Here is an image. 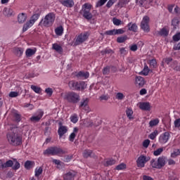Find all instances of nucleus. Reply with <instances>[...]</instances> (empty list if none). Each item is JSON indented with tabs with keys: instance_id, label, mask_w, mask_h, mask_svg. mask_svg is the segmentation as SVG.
<instances>
[{
	"instance_id": "nucleus-1",
	"label": "nucleus",
	"mask_w": 180,
	"mask_h": 180,
	"mask_svg": "<svg viewBox=\"0 0 180 180\" xmlns=\"http://www.w3.org/2000/svg\"><path fill=\"white\" fill-rule=\"evenodd\" d=\"M6 137L11 146H13L14 147L22 146V140H23V138L22 137V135L16 131V128L11 129V131H9L7 134Z\"/></svg>"
},
{
	"instance_id": "nucleus-2",
	"label": "nucleus",
	"mask_w": 180,
	"mask_h": 180,
	"mask_svg": "<svg viewBox=\"0 0 180 180\" xmlns=\"http://www.w3.org/2000/svg\"><path fill=\"white\" fill-rule=\"evenodd\" d=\"M56 20V14L54 13H49L39 22L40 26L44 27H51Z\"/></svg>"
},
{
	"instance_id": "nucleus-3",
	"label": "nucleus",
	"mask_w": 180,
	"mask_h": 180,
	"mask_svg": "<svg viewBox=\"0 0 180 180\" xmlns=\"http://www.w3.org/2000/svg\"><path fill=\"white\" fill-rule=\"evenodd\" d=\"M92 8L93 6L91 3H85L82 6V10L79 12L80 15H82L83 18L86 19V20H91L94 18L92 13H91Z\"/></svg>"
},
{
	"instance_id": "nucleus-4",
	"label": "nucleus",
	"mask_w": 180,
	"mask_h": 180,
	"mask_svg": "<svg viewBox=\"0 0 180 180\" xmlns=\"http://www.w3.org/2000/svg\"><path fill=\"white\" fill-rule=\"evenodd\" d=\"M68 86L72 91H84L86 88V84L82 81L72 80L69 82Z\"/></svg>"
},
{
	"instance_id": "nucleus-5",
	"label": "nucleus",
	"mask_w": 180,
	"mask_h": 180,
	"mask_svg": "<svg viewBox=\"0 0 180 180\" xmlns=\"http://www.w3.org/2000/svg\"><path fill=\"white\" fill-rule=\"evenodd\" d=\"M165 164H167V156H160L156 160L155 159H153L150 161V165L153 168H156L157 169H161L162 167H165Z\"/></svg>"
},
{
	"instance_id": "nucleus-6",
	"label": "nucleus",
	"mask_w": 180,
	"mask_h": 180,
	"mask_svg": "<svg viewBox=\"0 0 180 180\" xmlns=\"http://www.w3.org/2000/svg\"><path fill=\"white\" fill-rule=\"evenodd\" d=\"M40 15H41V12L39 11L33 14V15L30 18V20H28L25 24H24L22 27V32H26L36 23L37 20L40 18Z\"/></svg>"
},
{
	"instance_id": "nucleus-7",
	"label": "nucleus",
	"mask_w": 180,
	"mask_h": 180,
	"mask_svg": "<svg viewBox=\"0 0 180 180\" xmlns=\"http://www.w3.org/2000/svg\"><path fill=\"white\" fill-rule=\"evenodd\" d=\"M65 152L61 148L53 146L49 147L44 151V155H63Z\"/></svg>"
},
{
	"instance_id": "nucleus-8",
	"label": "nucleus",
	"mask_w": 180,
	"mask_h": 180,
	"mask_svg": "<svg viewBox=\"0 0 180 180\" xmlns=\"http://www.w3.org/2000/svg\"><path fill=\"white\" fill-rule=\"evenodd\" d=\"M65 99L70 103H78L79 102V94L74 91H70L65 95Z\"/></svg>"
},
{
	"instance_id": "nucleus-9",
	"label": "nucleus",
	"mask_w": 180,
	"mask_h": 180,
	"mask_svg": "<svg viewBox=\"0 0 180 180\" xmlns=\"http://www.w3.org/2000/svg\"><path fill=\"white\" fill-rule=\"evenodd\" d=\"M89 37V33L85 32L84 33H80L75 39L74 46H79L82 43H85Z\"/></svg>"
},
{
	"instance_id": "nucleus-10",
	"label": "nucleus",
	"mask_w": 180,
	"mask_h": 180,
	"mask_svg": "<svg viewBox=\"0 0 180 180\" xmlns=\"http://www.w3.org/2000/svg\"><path fill=\"white\" fill-rule=\"evenodd\" d=\"M150 160V157L141 155L136 160V166L138 168H144V167H146V164H147Z\"/></svg>"
},
{
	"instance_id": "nucleus-11",
	"label": "nucleus",
	"mask_w": 180,
	"mask_h": 180,
	"mask_svg": "<svg viewBox=\"0 0 180 180\" xmlns=\"http://www.w3.org/2000/svg\"><path fill=\"white\" fill-rule=\"evenodd\" d=\"M150 17L146 15L143 18L141 22V29L145 32V33H149L150 32Z\"/></svg>"
},
{
	"instance_id": "nucleus-12",
	"label": "nucleus",
	"mask_w": 180,
	"mask_h": 180,
	"mask_svg": "<svg viewBox=\"0 0 180 180\" xmlns=\"http://www.w3.org/2000/svg\"><path fill=\"white\" fill-rule=\"evenodd\" d=\"M58 134L60 137V139H61V137H63V136H64V134H67V132L68 131V128L66 126L63 125V122H60L58 123Z\"/></svg>"
},
{
	"instance_id": "nucleus-13",
	"label": "nucleus",
	"mask_w": 180,
	"mask_h": 180,
	"mask_svg": "<svg viewBox=\"0 0 180 180\" xmlns=\"http://www.w3.org/2000/svg\"><path fill=\"white\" fill-rule=\"evenodd\" d=\"M169 132H164L159 136V143H160V144H166V143H168V140H169Z\"/></svg>"
},
{
	"instance_id": "nucleus-14",
	"label": "nucleus",
	"mask_w": 180,
	"mask_h": 180,
	"mask_svg": "<svg viewBox=\"0 0 180 180\" xmlns=\"http://www.w3.org/2000/svg\"><path fill=\"white\" fill-rule=\"evenodd\" d=\"M89 102L88 98L82 100L79 109H80V110H86V112L89 111V105H88Z\"/></svg>"
},
{
	"instance_id": "nucleus-15",
	"label": "nucleus",
	"mask_w": 180,
	"mask_h": 180,
	"mask_svg": "<svg viewBox=\"0 0 180 180\" xmlns=\"http://www.w3.org/2000/svg\"><path fill=\"white\" fill-rule=\"evenodd\" d=\"M77 175V172L74 170H70L63 175L64 180H74L75 176Z\"/></svg>"
},
{
	"instance_id": "nucleus-16",
	"label": "nucleus",
	"mask_w": 180,
	"mask_h": 180,
	"mask_svg": "<svg viewBox=\"0 0 180 180\" xmlns=\"http://www.w3.org/2000/svg\"><path fill=\"white\" fill-rule=\"evenodd\" d=\"M44 112L41 110L37 112V115H34L30 117L31 122H39L41 117H43Z\"/></svg>"
},
{
	"instance_id": "nucleus-17",
	"label": "nucleus",
	"mask_w": 180,
	"mask_h": 180,
	"mask_svg": "<svg viewBox=\"0 0 180 180\" xmlns=\"http://www.w3.org/2000/svg\"><path fill=\"white\" fill-rule=\"evenodd\" d=\"M61 5L65 6L66 8H72L74 6L75 3L74 0H58Z\"/></svg>"
},
{
	"instance_id": "nucleus-18",
	"label": "nucleus",
	"mask_w": 180,
	"mask_h": 180,
	"mask_svg": "<svg viewBox=\"0 0 180 180\" xmlns=\"http://www.w3.org/2000/svg\"><path fill=\"white\" fill-rule=\"evenodd\" d=\"M139 109L141 110H151V104L149 102H143L139 103Z\"/></svg>"
},
{
	"instance_id": "nucleus-19",
	"label": "nucleus",
	"mask_w": 180,
	"mask_h": 180,
	"mask_svg": "<svg viewBox=\"0 0 180 180\" xmlns=\"http://www.w3.org/2000/svg\"><path fill=\"white\" fill-rule=\"evenodd\" d=\"M135 84L136 86H144V84H146V80H144V78L141 76H138L136 77Z\"/></svg>"
},
{
	"instance_id": "nucleus-20",
	"label": "nucleus",
	"mask_w": 180,
	"mask_h": 180,
	"mask_svg": "<svg viewBox=\"0 0 180 180\" xmlns=\"http://www.w3.org/2000/svg\"><path fill=\"white\" fill-rule=\"evenodd\" d=\"M127 26L129 32H134V33H136L137 30H139V27L136 23H133L131 22H129Z\"/></svg>"
},
{
	"instance_id": "nucleus-21",
	"label": "nucleus",
	"mask_w": 180,
	"mask_h": 180,
	"mask_svg": "<svg viewBox=\"0 0 180 180\" xmlns=\"http://www.w3.org/2000/svg\"><path fill=\"white\" fill-rule=\"evenodd\" d=\"M52 49L53 50H55L56 53H58V54H63V47L58 44L57 43L53 44Z\"/></svg>"
},
{
	"instance_id": "nucleus-22",
	"label": "nucleus",
	"mask_w": 180,
	"mask_h": 180,
	"mask_svg": "<svg viewBox=\"0 0 180 180\" xmlns=\"http://www.w3.org/2000/svg\"><path fill=\"white\" fill-rule=\"evenodd\" d=\"M3 14L7 18H11V16H13V10L5 7L3 11Z\"/></svg>"
},
{
	"instance_id": "nucleus-23",
	"label": "nucleus",
	"mask_w": 180,
	"mask_h": 180,
	"mask_svg": "<svg viewBox=\"0 0 180 180\" xmlns=\"http://www.w3.org/2000/svg\"><path fill=\"white\" fill-rule=\"evenodd\" d=\"M26 19H27V15H26V13H22L18 14V23H25V22H26Z\"/></svg>"
},
{
	"instance_id": "nucleus-24",
	"label": "nucleus",
	"mask_w": 180,
	"mask_h": 180,
	"mask_svg": "<svg viewBox=\"0 0 180 180\" xmlns=\"http://www.w3.org/2000/svg\"><path fill=\"white\" fill-rule=\"evenodd\" d=\"M78 128L75 127L73 129L72 133L70 134L69 136V141H71L72 143L74 142V140H75V137H77V133H78Z\"/></svg>"
},
{
	"instance_id": "nucleus-25",
	"label": "nucleus",
	"mask_w": 180,
	"mask_h": 180,
	"mask_svg": "<svg viewBox=\"0 0 180 180\" xmlns=\"http://www.w3.org/2000/svg\"><path fill=\"white\" fill-rule=\"evenodd\" d=\"M125 113L127 115V117H128V119L129 120H133V119H134V117H133V109H131V108H127Z\"/></svg>"
},
{
	"instance_id": "nucleus-26",
	"label": "nucleus",
	"mask_w": 180,
	"mask_h": 180,
	"mask_svg": "<svg viewBox=\"0 0 180 180\" xmlns=\"http://www.w3.org/2000/svg\"><path fill=\"white\" fill-rule=\"evenodd\" d=\"M169 33V31L167 30V28L163 27L158 32V34H159V36H163L164 37H167Z\"/></svg>"
},
{
	"instance_id": "nucleus-27",
	"label": "nucleus",
	"mask_w": 180,
	"mask_h": 180,
	"mask_svg": "<svg viewBox=\"0 0 180 180\" xmlns=\"http://www.w3.org/2000/svg\"><path fill=\"white\" fill-rule=\"evenodd\" d=\"M115 164H116V160L113 158H110V159H108L105 162L104 166L105 167H110L112 165H115Z\"/></svg>"
},
{
	"instance_id": "nucleus-28",
	"label": "nucleus",
	"mask_w": 180,
	"mask_h": 180,
	"mask_svg": "<svg viewBox=\"0 0 180 180\" xmlns=\"http://www.w3.org/2000/svg\"><path fill=\"white\" fill-rule=\"evenodd\" d=\"M55 33L57 36H63V33H64V27L63 26H59L55 29Z\"/></svg>"
},
{
	"instance_id": "nucleus-29",
	"label": "nucleus",
	"mask_w": 180,
	"mask_h": 180,
	"mask_svg": "<svg viewBox=\"0 0 180 180\" xmlns=\"http://www.w3.org/2000/svg\"><path fill=\"white\" fill-rule=\"evenodd\" d=\"M36 54V49H27L25 51L26 57H32Z\"/></svg>"
},
{
	"instance_id": "nucleus-30",
	"label": "nucleus",
	"mask_w": 180,
	"mask_h": 180,
	"mask_svg": "<svg viewBox=\"0 0 180 180\" xmlns=\"http://www.w3.org/2000/svg\"><path fill=\"white\" fill-rule=\"evenodd\" d=\"M83 157L88 158L89 157H94V152L91 150H85L83 153Z\"/></svg>"
},
{
	"instance_id": "nucleus-31",
	"label": "nucleus",
	"mask_w": 180,
	"mask_h": 180,
	"mask_svg": "<svg viewBox=\"0 0 180 180\" xmlns=\"http://www.w3.org/2000/svg\"><path fill=\"white\" fill-rule=\"evenodd\" d=\"M13 119H14V122L19 123V122H20V120H22V115H20V114L18 113V112H13Z\"/></svg>"
},
{
	"instance_id": "nucleus-32",
	"label": "nucleus",
	"mask_w": 180,
	"mask_h": 180,
	"mask_svg": "<svg viewBox=\"0 0 180 180\" xmlns=\"http://www.w3.org/2000/svg\"><path fill=\"white\" fill-rule=\"evenodd\" d=\"M77 77H80L81 78H84L86 79L87 78H89V72L80 71L78 72Z\"/></svg>"
},
{
	"instance_id": "nucleus-33",
	"label": "nucleus",
	"mask_w": 180,
	"mask_h": 180,
	"mask_svg": "<svg viewBox=\"0 0 180 180\" xmlns=\"http://www.w3.org/2000/svg\"><path fill=\"white\" fill-rule=\"evenodd\" d=\"M159 123H160V120L158 118L151 120L149 122V127H154V126H158Z\"/></svg>"
},
{
	"instance_id": "nucleus-34",
	"label": "nucleus",
	"mask_w": 180,
	"mask_h": 180,
	"mask_svg": "<svg viewBox=\"0 0 180 180\" xmlns=\"http://www.w3.org/2000/svg\"><path fill=\"white\" fill-rule=\"evenodd\" d=\"M34 172H35V174H34L35 176L37 178H39L40 176V175H41V174H43V167H37L35 169Z\"/></svg>"
},
{
	"instance_id": "nucleus-35",
	"label": "nucleus",
	"mask_w": 180,
	"mask_h": 180,
	"mask_svg": "<svg viewBox=\"0 0 180 180\" xmlns=\"http://www.w3.org/2000/svg\"><path fill=\"white\" fill-rule=\"evenodd\" d=\"M14 53H15V54H16L17 57H21V56L23 54V49L15 48Z\"/></svg>"
},
{
	"instance_id": "nucleus-36",
	"label": "nucleus",
	"mask_w": 180,
	"mask_h": 180,
	"mask_svg": "<svg viewBox=\"0 0 180 180\" xmlns=\"http://www.w3.org/2000/svg\"><path fill=\"white\" fill-rule=\"evenodd\" d=\"M13 167V161L11 160H7L6 162H4V169L5 168H12Z\"/></svg>"
},
{
	"instance_id": "nucleus-37",
	"label": "nucleus",
	"mask_w": 180,
	"mask_h": 180,
	"mask_svg": "<svg viewBox=\"0 0 180 180\" xmlns=\"http://www.w3.org/2000/svg\"><path fill=\"white\" fill-rule=\"evenodd\" d=\"M149 72H150V68L147 65H145L143 70L141 71L142 75H145L146 77V75H148Z\"/></svg>"
},
{
	"instance_id": "nucleus-38",
	"label": "nucleus",
	"mask_w": 180,
	"mask_h": 180,
	"mask_svg": "<svg viewBox=\"0 0 180 180\" xmlns=\"http://www.w3.org/2000/svg\"><path fill=\"white\" fill-rule=\"evenodd\" d=\"M149 65L150 68H157V60L151 59L149 60Z\"/></svg>"
},
{
	"instance_id": "nucleus-39",
	"label": "nucleus",
	"mask_w": 180,
	"mask_h": 180,
	"mask_svg": "<svg viewBox=\"0 0 180 180\" xmlns=\"http://www.w3.org/2000/svg\"><path fill=\"white\" fill-rule=\"evenodd\" d=\"M31 89H32L35 94H40V92H41V88L35 85H31Z\"/></svg>"
},
{
	"instance_id": "nucleus-40",
	"label": "nucleus",
	"mask_w": 180,
	"mask_h": 180,
	"mask_svg": "<svg viewBox=\"0 0 180 180\" xmlns=\"http://www.w3.org/2000/svg\"><path fill=\"white\" fill-rule=\"evenodd\" d=\"M127 40V35L122 36V37H118L117 38V43H124V41H126Z\"/></svg>"
},
{
	"instance_id": "nucleus-41",
	"label": "nucleus",
	"mask_w": 180,
	"mask_h": 180,
	"mask_svg": "<svg viewBox=\"0 0 180 180\" xmlns=\"http://www.w3.org/2000/svg\"><path fill=\"white\" fill-rule=\"evenodd\" d=\"M101 54L102 56H105V54H112L113 52V50L109 49V48H107L103 51H101Z\"/></svg>"
},
{
	"instance_id": "nucleus-42",
	"label": "nucleus",
	"mask_w": 180,
	"mask_h": 180,
	"mask_svg": "<svg viewBox=\"0 0 180 180\" xmlns=\"http://www.w3.org/2000/svg\"><path fill=\"white\" fill-rule=\"evenodd\" d=\"M107 36H116V29L108 30L105 32Z\"/></svg>"
},
{
	"instance_id": "nucleus-43",
	"label": "nucleus",
	"mask_w": 180,
	"mask_h": 180,
	"mask_svg": "<svg viewBox=\"0 0 180 180\" xmlns=\"http://www.w3.org/2000/svg\"><path fill=\"white\" fill-rule=\"evenodd\" d=\"M178 25H179V19L174 18L172 20V25L174 26V29H176V27L178 26Z\"/></svg>"
},
{
	"instance_id": "nucleus-44",
	"label": "nucleus",
	"mask_w": 180,
	"mask_h": 180,
	"mask_svg": "<svg viewBox=\"0 0 180 180\" xmlns=\"http://www.w3.org/2000/svg\"><path fill=\"white\" fill-rule=\"evenodd\" d=\"M162 151H164V148H158L156 150H154L153 155L158 157V155H161Z\"/></svg>"
},
{
	"instance_id": "nucleus-45",
	"label": "nucleus",
	"mask_w": 180,
	"mask_h": 180,
	"mask_svg": "<svg viewBox=\"0 0 180 180\" xmlns=\"http://www.w3.org/2000/svg\"><path fill=\"white\" fill-rule=\"evenodd\" d=\"M70 122H72V123H77L78 122V115L73 114L70 117Z\"/></svg>"
},
{
	"instance_id": "nucleus-46",
	"label": "nucleus",
	"mask_w": 180,
	"mask_h": 180,
	"mask_svg": "<svg viewBox=\"0 0 180 180\" xmlns=\"http://www.w3.org/2000/svg\"><path fill=\"white\" fill-rule=\"evenodd\" d=\"M33 164V162L30 161V160H27L25 162V168L26 169H30L32 168V165Z\"/></svg>"
},
{
	"instance_id": "nucleus-47",
	"label": "nucleus",
	"mask_w": 180,
	"mask_h": 180,
	"mask_svg": "<svg viewBox=\"0 0 180 180\" xmlns=\"http://www.w3.org/2000/svg\"><path fill=\"white\" fill-rule=\"evenodd\" d=\"M112 23L115 26H120L122 25V20L116 18H112Z\"/></svg>"
},
{
	"instance_id": "nucleus-48",
	"label": "nucleus",
	"mask_w": 180,
	"mask_h": 180,
	"mask_svg": "<svg viewBox=\"0 0 180 180\" xmlns=\"http://www.w3.org/2000/svg\"><path fill=\"white\" fill-rule=\"evenodd\" d=\"M106 2H108V0H99L96 4V8L103 6V4H106Z\"/></svg>"
},
{
	"instance_id": "nucleus-49",
	"label": "nucleus",
	"mask_w": 180,
	"mask_h": 180,
	"mask_svg": "<svg viewBox=\"0 0 180 180\" xmlns=\"http://www.w3.org/2000/svg\"><path fill=\"white\" fill-rule=\"evenodd\" d=\"M158 135V131L155 130L153 132H152L149 135V139H150V140H154Z\"/></svg>"
},
{
	"instance_id": "nucleus-50",
	"label": "nucleus",
	"mask_w": 180,
	"mask_h": 180,
	"mask_svg": "<svg viewBox=\"0 0 180 180\" xmlns=\"http://www.w3.org/2000/svg\"><path fill=\"white\" fill-rule=\"evenodd\" d=\"M115 98L118 101H122V99H124V94H123V93H120V92L117 93Z\"/></svg>"
},
{
	"instance_id": "nucleus-51",
	"label": "nucleus",
	"mask_w": 180,
	"mask_h": 180,
	"mask_svg": "<svg viewBox=\"0 0 180 180\" xmlns=\"http://www.w3.org/2000/svg\"><path fill=\"white\" fill-rule=\"evenodd\" d=\"M117 1V0H109L106 4V8H112V6H113V4H115Z\"/></svg>"
},
{
	"instance_id": "nucleus-52",
	"label": "nucleus",
	"mask_w": 180,
	"mask_h": 180,
	"mask_svg": "<svg viewBox=\"0 0 180 180\" xmlns=\"http://www.w3.org/2000/svg\"><path fill=\"white\" fill-rule=\"evenodd\" d=\"M110 72V67L106 66L103 69V75H108Z\"/></svg>"
},
{
	"instance_id": "nucleus-53",
	"label": "nucleus",
	"mask_w": 180,
	"mask_h": 180,
	"mask_svg": "<svg viewBox=\"0 0 180 180\" xmlns=\"http://www.w3.org/2000/svg\"><path fill=\"white\" fill-rule=\"evenodd\" d=\"M174 41H179L180 40V32H177L172 37Z\"/></svg>"
},
{
	"instance_id": "nucleus-54",
	"label": "nucleus",
	"mask_w": 180,
	"mask_h": 180,
	"mask_svg": "<svg viewBox=\"0 0 180 180\" xmlns=\"http://www.w3.org/2000/svg\"><path fill=\"white\" fill-rule=\"evenodd\" d=\"M124 169H126V165L124 163H121L116 167V169H117V171H120Z\"/></svg>"
},
{
	"instance_id": "nucleus-55",
	"label": "nucleus",
	"mask_w": 180,
	"mask_h": 180,
	"mask_svg": "<svg viewBox=\"0 0 180 180\" xmlns=\"http://www.w3.org/2000/svg\"><path fill=\"white\" fill-rule=\"evenodd\" d=\"M8 96L10 98H16L17 96H19V93L17 91H11L9 93Z\"/></svg>"
},
{
	"instance_id": "nucleus-56",
	"label": "nucleus",
	"mask_w": 180,
	"mask_h": 180,
	"mask_svg": "<svg viewBox=\"0 0 180 180\" xmlns=\"http://www.w3.org/2000/svg\"><path fill=\"white\" fill-rule=\"evenodd\" d=\"M12 168L13 169H14V171H17V169H19V168H20V163H19V162L15 160V162Z\"/></svg>"
},
{
	"instance_id": "nucleus-57",
	"label": "nucleus",
	"mask_w": 180,
	"mask_h": 180,
	"mask_svg": "<svg viewBox=\"0 0 180 180\" xmlns=\"http://www.w3.org/2000/svg\"><path fill=\"white\" fill-rule=\"evenodd\" d=\"M148 146H150V140L149 139H146L143 142V147L145 148H148Z\"/></svg>"
},
{
	"instance_id": "nucleus-58",
	"label": "nucleus",
	"mask_w": 180,
	"mask_h": 180,
	"mask_svg": "<svg viewBox=\"0 0 180 180\" xmlns=\"http://www.w3.org/2000/svg\"><path fill=\"white\" fill-rule=\"evenodd\" d=\"M174 127L179 129L180 127V118L176 119L174 122Z\"/></svg>"
},
{
	"instance_id": "nucleus-59",
	"label": "nucleus",
	"mask_w": 180,
	"mask_h": 180,
	"mask_svg": "<svg viewBox=\"0 0 180 180\" xmlns=\"http://www.w3.org/2000/svg\"><path fill=\"white\" fill-rule=\"evenodd\" d=\"M124 30L123 28H120L117 30H115V35L116 34H123L124 33Z\"/></svg>"
},
{
	"instance_id": "nucleus-60",
	"label": "nucleus",
	"mask_w": 180,
	"mask_h": 180,
	"mask_svg": "<svg viewBox=\"0 0 180 180\" xmlns=\"http://www.w3.org/2000/svg\"><path fill=\"white\" fill-rule=\"evenodd\" d=\"M45 92L49 95V96H51V95H53V89L47 88L46 89Z\"/></svg>"
},
{
	"instance_id": "nucleus-61",
	"label": "nucleus",
	"mask_w": 180,
	"mask_h": 180,
	"mask_svg": "<svg viewBox=\"0 0 180 180\" xmlns=\"http://www.w3.org/2000/svg\"><path fill=\"white\" fill-rule=\"evenodd\" d=\"M24 108H30V110H32L34 108V106L33 105V104L25 103Z\"/></svg>"
},
{
	"instance_id": "nucleus-62",
	"label": "nucleus",
	"mask_w": 180,
	"mask_h": 180,
	"mask_svg": "<svg viewBox=\"0 0 180 180\" xmlns=\"http://www.w3.org/2000/svg\"><path fill=\"white\" fill-rule=\"evenodd\" d=\"M168 165H175L176 162L172 159L167 160Z\"/></svg>"
},
{
	"instance_id": "nucleus-63",
	"label": "nucleus",
	"mask_w": 180,
	"mask_h": 180,
	"mask_svg": "<svg viewBox=\"0 0 180 180\" xmlns=\"http://www.w3.org/2000/svg\"><path fill=\"white\" fill-rule=\"evenodd\" d=\"M138 46L136 44H134L130 46L131 51H137Z\"/></svg>"
},
{
	"instance_id": "nucleus-64",
	"label": "nucleus",
	"mask_w": 180,
	"mask_h": 180,
	"mask_svg": "<svg viewBox=\"0 0 180 180\" xmlns=\"http://www.w3.org/2000/svg\"><path fill=\"white\" fill-rule=\"evenodd\" d=\"M143 180H153V178L150 176L144 175L143 176Z\"/></svg>"
}]
</instances>
